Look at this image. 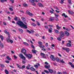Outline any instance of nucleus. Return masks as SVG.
Wrapping results in <instances>:
<instances>
[{
	"label": "nucleus",
	"instance_id": "34",
	"mask_svg": "<svg viewBox=\"0 0 74 74\" xmlns=\"http://www.w3.org/2000/svg\"><path fill=\"white\" fill-rule=\"evenodd\" d=\"M23 44L25 45H29V44L26 42H23Z\"/></svg>",
	"mask_w": 74,
	"mask_h": 74
},
{
	"label": "nucleus",
	"instance_id": "55",
	"mask_svg": "<svg viewBox=\"0 0 74 74\" xmlns=\"http://www.w3.org/2000/svg\"><path fill=\"white\" fill-rule=\"evenodd\" d=\"M45 64H46V65H48V64H49V63H48L47 62H45Z\"/></svg>",
	"mask_w": 74,
	"mask_h": 74
},
{
	"label": "nucleus",
	"instance_id": "44",
	"mask_svg": "<svg viewBox=\"0 0 74 74\" xmlns=\"http://www.w3.org/2000/svg\"><path fill=\"white\" fill-rule=\"evenodd\" d=\"M49 32L50 33H51L52 32V31L50 29H49Z\"/></svg>",
	"mask_w": 74,
	"mask_h": 74
},
{
	"label": "nucleus",
	"instance_id": "62",
	"mask_svg": "<svg viewBox=\"0 0 74 74\" xmlns=\"http://www.w3.org/2000/svg\"><path fill=\"white\" fill-rule=\"evenodd\" d=\"M56 70L54 71L53 72V74H56Z\"/></svg>",
	"mask_w": 74,
	"mask_h": 74
},
{
	"label": "nucleus",
	"instance_id": "33",
	"mask_svg": "<svg viewBox=\"0 0 74 74\" xmlns=\"http://www.w3.org/2000/svg\"><path fill=\"white\" fill-rule=\"evenodd\" d=\"M40 55H41V56H45V54L42 53H40Z\"/></svg>",
	"mask_w": 74,
	"mask_h": 74
},
{
	"label": "nucleus",
	"instance_id": "54",
	"mask_svg": "<svg viewBox=\"0 0 74 74\" xmlns=\"http://www.w3.org/2000/svg\"><path fill=\"white\" fill-rule=\"evenodd\" d=\"M5 63H9L10 61H8L5 60Z\"/></svg>",
	"mask_w": 74,
	"mask_h": 74
},
{
	"label": "nucleus",
	"instance_id": "6",
	"mask_svg": "<svg viewBox=\"0 0 74 74\" xmlns=\"http://www.w3.org/2000/svg\"><path fill=\"white\" fill-rule=\"evenodd\" d=\"M26 13L28 15H29V16H33V14L32 13H30L29 11L27 10L26 12Z\"/></svg>",
	"mask_w": 74,
	"mask_h": 74
},
{
	"label": "nucleus",
	"instance_id": "14",
	"mask_svg": "<svg viewBox=\"0 0 74 74\" xmlns=\"http://www.w3.org/2000/svg\"><path fill=\"white\" fill-rule=\"evenodd\" d=\"M38 5L39 7H43V5L41 3H38Z\"/></svg>",
	"mask_w": 74,
	"mask_h": 74
},
{
	"label": "nucleus",
	"instance_id": "36",
	"mask_svg": "<svg viewBox=\"0 0 74 74\" xmlns=\"http://www.w3.org/2000/svg\"><path fill=\"white\" fill-rule=\"evenodd\" d=\"M56 62H59V61L60 60L58 58H56Z\"/></svg>",
	"mask_w": 74,
	"mask_h": 74
},
{
	"label": "nucleus",
	"instance_id": "45",
	"mask_svg": "<svg viewBox=\"0 0 74 74\" xmlns=\"http://www.w3.org/2000/svg\"><path fill=\"white\" fill-rule=\"evenodd\" d=\"M68 1L69 4H71V0H68Z\"/></svg>",
	"mask_w": 74,
	"mask_h": 74
},
{
	"label": "nucleus",
	"instance_id": "41",
	"mask_svg": "<svg viewBox=\"0 0 74 74\" xmlns=\"http://www.w3.org/2000/svg\"><path fill=\"white\" fill-rule=\"evenodd\" d=\"M61 38H60V36H59V37L57 38V40H58V41H60L61 40Z\"/></svg>",
	"mask_w": 74,
	"mask_h": 74
},
{
	"label": "nucleus",
	"instance_id": "7",
	"mask_svg": "<svg viewBox=\"0 0 74 74\" xmlns=\"http://www.w3.org/2000/svg\"><path fill=\"white\" fill-rule=\"evenodd\" d=\"M25 56H26L27 58H29V59H31L32 58V55H30L29 54H26Z\"/></svg>",
	"mask_w": 74,
	"mask_h": 74
},
{
	"label": "nucleus",
	"instance_id": "8",
	"mask_svg": "<svg viewBox=\"0 0 74 74\" xmlns=\"http://www.w3.org/2000/svg\"><path fill=\"white\" fill-rule=\"evenodd\" d=\"M62 49L64 51H66V52H69V51H70L69 48H65L64 47H63Z\"/></svg>",
	"mask_w": 74,
	"mask_h": 74
},
{
	"label": "nucleus",
	"instance_id": "63",
	"mask_svg": "<svg viewBox=\"0 0 74 74\" xmlns=\"http://www.w3.org/2000/svg\"><path fill=\"white\" fill-rule=\"evenodd\" d=\"M11 43H13V40H10V42Z\"/></svg>",
	"mask_w": 74,
	"mask_h": 74
},
{
	"label": "nucleus",
	"instance_id": "10",
	"mask_svg": "<svg viewBox=\"0 0 74 74\" xmlns=\"http://www.w3.org/2000/svg\"><path fill=\"white\" fill-rule=\"evenodd\" d=\"M30 2H38L39 0H29Z\"/></svg>",
	"mask_w": 74,
	"mask_h": 74
},
{
	"label": "nucleus",
	"instance_id": "52",
	"mask_svg": "<svg viewBox=\"0 0 74 74\" xmlns=\"http://www.w3.org/2000/svg\"><path fill=\"white\" fill-rule=\"evenodd\" d=\"M54 15H55V16H56V17H58L59 16V15H58V14H54Z\"/></svg>",
	"mask_w": 74,
	"mask_h": 74
},
{
	"label": "nucleus",
	"instance_id": "25",
	"mask_svg": "<svg viewBox=\"0 0 74 74\" xmlns=\"http://www.w3.org/2000/svg\"><path fill=\"white\" fill-rule=\"evenodd\" d=\"M0 38L1 39L2 41H3V40L4 39V37H3V36L2 35L0 36Z\"/></svg>",
	"mask_w": 74,
	"mask_h": 74
},
{
	"label": "nucleus",
	"instance_id": "43",
	"mask_svg": "<svg viewBox=\"0 0 74 74\" xmlns=\"http://www.w3.org/2000/svg\"><path fill=\"white\" fill-rule=\"evenodd\" d=\"M55 32L56 33H59V31L57 29H55Z\"/></svg>",
	"mask_w": 74,
	"mask_h": 74
},
{
	"label": "nucleus",
	"instance_id": "56",
	"mask_svg": "<svg viewBox=\"0 0 74 74\" xmlns=\"http://www.w3.org/2000/svg\"><path fill=\"white\" fill-rule=\"evenodd\" d=\"M20 12H21V13H23V14H24V11L23 10H20Z\"/></svg>",
	"mask_w": 74,
	"mask_h": 74
},
{
	"label": "nucleus",
	"instance_id": "49",
	"mask_svg": "<svg viewBox=\"0 0 74 74\" xmlns=\"http://www.w3.org/2000/svg\"><path fill=\"white\" fill-rule=\"evenodd\" d=\"M9 9H10V10L11 11H13V9L11 8H9Z\"/></svg>",
	"mask_w": 74,
	"mask_h": 74
},
{
	"label": "nucleus",
	"instance_id": "39",
	"mask_svg": "<svg viewBox=\"0 0 74 74\" xmlns=\"http://www.w3.org/2000/svg\"><path fill=\"white\" fill-rule=\"evenodd\" d=\"M64 1V0H61V1L60 2V3L61 4H63Z\"/></svg>",
	"mask_w": 74,
	"mask_h": 74
},
{
	"label": "nucleus",
	"instance_id": "4",
	"mask_svg": "<svg viewBox=\"0 0 74 74\" xmlns=\"http://www.w3.org/2000/svg\"><path fill=\"white\" fill-rule=\"evenodd\" d=\"M21 52L25 55L26 54V50L25 49H21Z\"/></svg>",
	"mask_w": 74,
	"mask_h": 74
},
{
	"label": "nucleus",
	"instance_id": "46",
	"mask_svg": "<svg viewBox=\"0 0 74 74\" xmlns=\"http://www.w3.org/2000/svg\"><path fill=\"white\" fill-rule=\"evenodd\" d=\"M25 66L23 65L21 67V69H25Z\"/></svg>",
	"mask_w": 74,
	"mask_h": 74
},
{
	"label": "nucleus",
	"instance_id": "47",
	"mask_svg": "<svg viewBox=\"0 0 74 74\" xmlns=\"http://www.w3.org/2000/svg\"><path fill=\"white\" fill-rule=\"evenodd\" d=\"M32 2V4L33 5H36V3H35L34 2Z\"/></svg>",
	"mask_w": 74,
	"mask_h": 74
},
{
	"label": "nucleus",
	"instance_id": "19",
	"mask_svg": "<svg viewBox=\"0 0 74 74\" xmlns=\"http://www.w3.org/2000/svg\"><path fill=\"white\" fill-rule=\"evenodd\" d=\"M62 15V16H63L65 17V18H67L68 17L66 15V14H65L64 13H63Z\"/></svg>",
	"mask_w": 74,
	"mask_h": 74
},
{
	"label": "nucleus",
	"instance_id": "64",
	"mask_svg": "<svg viewBox=\"0 0 74 74\" xmlns=\"http://www.w3.org/2000/svg\"><path fill=\"white\" fill-rule=\"evenodd\" d=\"M57 74H62V73L61 72H57Z\"/></svg>",
	"mask_w": 74,
	"mask_h": 74
},
{
	"label": "nucleus",
	"instance_id": "15",
	"mask_svg": "<svg viewBox=\"0 0 74 74\" xmlns=\"http://www.w3.org/2000/svg\"><path fill=\"white\" fill-rule=\"evenodd\" d=\"M66 45L67 46V47H71V44L70 43H67L66 44Z\"/></svg>",
	"mask_w": 74,
	"mask_h": 74
},
{
	"label": "nucleus",
	"instance_id": "57",
	"mask_svg": "<svg viewBox=\"0 0 74 74\" xmlns=\"http://www.w3.org/2000/svg\"><path fill=\"white\" fill-rule=\"evenodd\" d=\"M48 26L50 27H53V25H49Z\"/></svg>",
	"mask_w": 74,
	"mask_h": 74
},
{
	"label": "nucleus",
	"instance_id": "61",
	"mask_svg": "<svg viewBox=\"0 0 74 74\" xmlns=\"http://www.w3.org/2000/svg\"><path fill=\"white\" fill-rule=\"evenodd\" d=\"M14 59H17V57H16V56L15 55H14Z\"/></svg>",
	"mask_w": 74,
	"mask_h": 74
},
{
	"label": "nucleus",
	"instance_id": "59",
	"mask_svg": "<svg viewBox=\"0 0 74 74\" xmlns=\"http://www.w3.org/2000/svg\"><path fill=\"white\" fill-rule=\"evenodd\" d=\"M3 24L4 25H7V24L6 23L5 21H4L3 22Z\"/></svg>",
	"mask_w": 74,
	"mask_h": 74
},
{
	"label": "nucleus",
	"instance_id": "50",
	"mask_svg": "<svg viewBox=\"0 0 74 74\" xmlns=\"http://www.w3.org/2000/svg\"><path fill=\"white\" fill-rule=\"evenodd\" d=\"M54 8H55V9L57 10H59V9H58V7L56 6H54Z\"/></svg>",
	"mask_w": 74,
	"mask_h": 74
},
{
	"label": "nucleus",
	"instance_id": "28",
	"mask_svg": "<svg viewBox=\"0 0 74 74\" xmlns=\"http://www.w3.org/2000/svg\"><path fill=\"white\" fill-rule=\"evenodd\" d=\"M39 47H40V48H45V46H44V45H39L38 46Z\"/></svg>",
	"mask_w": 74,
	"mask_h": 74
},
{
	"label": "nucleus",
	"instance_id": "32",
	"mask_svg": "<svg viewBox=\"0 0 74 74\" xmlns=\"http://www.w3.org/2000/svg\"><path fill=\"white\" fill-rule=\"evenodd\" d=\"M44 71L46 73H47V74H49V72L48 71L46 70H44Z\"/></svg>",
	"mask_w": 74,
	"mask_h": 74
},
{
	"label": "nucleus",
	"instance_id": "16",
	"mask_svg": "<svg viewBox=\"0 0 74 74\" xmlns=\"http://www.w3.org/2000/svg\"><path fill=\"white\" fill-rule=\"evenodd\" d=\"M68 12L69 14H74V12L73 11L68 10Z\"/></svg>",
	"mask_w": 74,
	"mask_h": 74
},
{
	"label": "nucleus",
	"instance_id": "13",
	"mask_svg": "<svg viewBox=\"0 0 74 74\" xmlns=\"http://www.w3.org/2000/svg\"><path fill=\"white\" fill-rule=\"evenodd\" d=\"M38 43L39 44V45H42V42L40 41L38 42Z\"/></svg>",
	"mask_w": 74,
	"mask_h": 74
},
{
	"label": "nucleus",
	"instance_id": "11",
	"mask_svg": "<svg viewBox=\"0 0 74 74\" xmlns=\"http://www.w3.org/2000/svg\"><path fill=\"white\" fill-rule=\"evenodd\" d=\"M32 53H34V54H36V53H37V51L36 50L34 49H32Z\"/></svg>",
	"mask_w": 74,
	"mask_h": 74
},
{
	"label": "nucleus",
	"instance_id": "3",
	"mask_svg": "<svg viewBox=\"0 0 74 74\" xmlns=\"http://www.w3.org/2000/svg\"><path fill=\"white\" fill-rule=\"evenodd\" d=\"M19 57H20V58H21L22 59H23L24 60H26V58L23 55V54L22 53H20L19 54Z\"/></svg>",
	"mask_w": 74,
	"mask_h": 74
},
{
	"label": "nucleus",
	"instance_id": "30",
	"mask_svg": "<svg viewBox=\"0 0 74 74\" xmlns=\"http://www.w3.org/2000/svg\"><path fill=\"white\" fill-rule=\"evenodd\" d=\"M23 6H24V7H27V4L26 3H24L23 4Z\"/></svg>",
	"mask_w": 74,
	"mask_h": 74
},
{
	"label": "nucleus",
	"instance_id": "20",
	"mask_svg": "<svg viewBox=\"0 0 74 74\" xmlns=\"http://www.w3.org/2000/svg\"><path fill=\"white\" fill-rule=\"evenodd\" d=\"M5 72L6 74H8L9 73V72L7 69H5Z\"/></svg>",
	"mask_w": 74,
	"mask_h": 74
},
{
	"label": "nucleus",
	"instance_id": "18",
	"mask_svg": "<svg viewBox=\"0 0 74 74\" xmlns=\"http://www.w3.org/2000/svg\"><path fill=\"white\" fill-rule=\"evenodd\" d=\"M30 69L32 71H35L36 69L34 68L33 67H31L30 68Z\"/></svg>",
	"mask_w": 74,
	"mask_h": 74
},
{
	"label": "nucleus",
	"instance_id": "5",
	"mask_svg": "<svg viewBox=\"0 0 74 74\" xmlns=\"http://www.w3.org/2000/svg\"><path fill=\"white\" fill-rule=\"evenodd\" d=\"M50 58V59H51L52 60H53V61H55V60H56L55 58V56L52 55H51Z\"/></svg>",
	"mask_w": 74,
	"mask_h": 74
},
{
	"label": "nucleus",
	"instance_id": "51",
	"mask_svg": "<svg viewBox=\"0 0 74 74\" xmlns=\"http://www.w3.org/2000/svg\"><path fill=\"white\" fill-rule=\"evenodd\" d=\"M60 62L61 63H64V61H63V60H61Z\"/></svg>",
	"mask_w": 74,
	"mask_h": 74
},
{
	"label": "nucleus",
	"instance_id": "27",
	"mask_svg": "<svg viewBox=\"0 0 74 74\" xmlns=\"http://www.w3.org/2000/svg\"><path fill=\"white\" fill-rule=\"evenodd\" d=\"M31 25H32L33 26H36V24H35V23H31Z\"/></svg>",
	"mask_w": 74,
	"mask_h": 74
},
{
	"label": "nucleus",
	"instance_id": "37",
	"mask_svg": "<svg viewBox=\"0 0 74 74\" xmlns=\"http://www.w3.org/2000/svg\"><path fill=\"white\" fill-rule=\"evenodd\" d=\"M7 41L8 42H10V38H8L7 39Z\"/></svg>",
	"mask_w": 74,
	"mask_h": 74
},
{
	"label": "nucleus",
	"instance_id": "12",
	"mask_svg": "<svg viewBox=\"0 0 74 74\" xmlns=\"http://www.w3.org/2000/svg\"><path fill=\"white\" fill-rule=\"evenodd\" d=\"M69 64L70 65L72 68H74V65H73V64L71 62H69Z\"/></svg>",
	"mask_w": 74,
	"mask_h": 74
},
{
	"label": "nucleus",
	"instance_id": "42",
	"mask_svg": "<svg viewBox=\"0 0 74 74\" xmlns=\"http://www.w3.org/2000/svg\"><path fill=\"white\" fill-rule=\"evenodd\" d=\"M21 19L23 21H26V19L24 17H22Z\"/></svg>",
	"mask_w": 74,
	"mask_h": 74
},
{
	"label": "nucleus",
	"instance_id": "58",
	"mask_svg": "<svg viewBox=\"0 0 74 74\" xmlns=\"http://www.w3.org/2000/svg\"><path fill=\"white\" fill-rule=\"evenodd\" d=\"M42 51H46V49H45V48H42Z\"/></svg>",
	"mask_w": 74,
	"mask_h": 74
},
{
	"label": "nucleus",
	"instance_id": "22",
	"mask_svg": "<svg viewBox=\"0 0 74 74\" xmlns=\"http://www.w3.org/2000/svg\"><path fill=\"white\" fill-rule=\"evenodd\" d=\"M0 46L1 48H4V45H3V44L2 43H1L0 44Z\"/></svg>",
	"mask_w": 74,
	"mask_h": 74
},
{
	"label": "nucleus",
	"instance_id": "23",
	"mask_svg": "<svg viewBox=\"0 0 74 74\" xmlns=\"http://www.w3.org/2000/svg\"><path fill=\"white\" fill-rule=\"evenodd\" d=\"M48 70L50 73H53V70L52 69H49Z\"/></svg>",
	"mask_w": 74,
	"mask_h": 74
},
{
	"label": "nucleus",
	"instance_id": "2",
	"mask_svg": "<svg viewBox=\"0 0 74 74\" xmlns=\"http://www.w3.org/2000/svg\"><path fill=\"white\" fill-rule=\"evenodd\" d=\"M60 38H62V37H63L64 36V32L62 31H61L60 32Z\"/></svg>",
	"mask_w": 74,
	"mask_h": 74
},
{
	"label": "nucleus",
	"instance_id": "26",
	"mask_svg": "<svg viewBox=\"0 0 74 74\" xmlns=\"http://www.w3.org/2000/svg\"><path fill=\"white\" fill-rule=\"evenodd\" d=\"M4 32L5 33V34H9V32H7L6 30H5L4 31Z\"/></svg>",
	"mask_w": 74,
	"mask_h": 74
},
{
	"label": "nucleus",
	"instance_id": "60",
	"mask_svg": "<svg viewBox=\"0 0 74 74\" xmlns=\"http://www.w3.org/2000/svg\"><path fill=\"white\" fill-rule=\"evenodd\" d=\"M17 19H18V17H16L14 18V20L16 21H17Z\"/></svg>",
	"mask_w": 74,
	"mask_h": 74
},
{
	"label": "nucleus",
	"instance_id": "17",
	"mask_svg": "<svg viewBox=\"0 0 74 74\" xmlns=\"http://www.w3.org/2000/svg\"><path fill=\"white\" fill-rule=\"evenodd\" d=\"M45 67L46 69H49V68H50V65H45Z\"/></svg>",
	"mask_w": 74,
	"mask_h": 74
},
{
	"label": "nucleus",
	"instance_id": "35",
	"mask_svg": "<svg viewBox=\"0 0 74 74\" xmlns=\"http://www.w3.org/2000/svg\"><path fill=\"white\" fill-rule=\"evenodd\" d=\"M27 33H29V34H31V33H32V32H31V31H30L29 30L27 29Z\"/></svg>",
	"mask_w": 74,
	"mask_h": 74
},
{
	"label": "nucleus",
	"instance_id": "31",
	"mask_svg": "<svg viewBox=\"0 0 74 74\" xmlns=\"http://www.w3.org/2000/svg\"><path fill=\"white\" fill-rule=\"evenodd\" d=\"M19 31L21 32V33H23V31L21 29H19Z\"/></svg>",
	"mask_w": 74,
	"mask_h": 74
},
{
	"label": "nucleus",
	"instance_id": "53",
	"mask_svg": "<svg viewBox=\"0 0 74 74\" xmlns=\"http://www.w3.org/2000/svg\"><path fill=\"white\" fill-rule=\"evenodd\" d=\"M31 46L32 48H33V49H34V45H31Z\"/></svg>",
	"mask_w": 74,
	"mask_h": 74
},
{
	"label": "nucleus",
	"instance_id": "1",
	"mask_svg": "<svg viewBox=\"0 0 74 74\" xmlns=\"http://www.w3.org/2000/svg\"><path fill=\"white\" fill-rule=\"evenodd\" d=\"M16 24L18 25H19L22 27L24 28H27V24L26 23H24V24L23 23L22 21H18L17 22Z\"/></svg>",
	"mask_w": 74,
	"mask_h": 74
},
{
	"label": "nucleus",
	"instance_id": "21",
	"mask_svg": "<svg viewBox=\"0 0 74 74\" xmlns=\"http://www.w3.org/2000/svg\"><path fill=\"white\" fill-rule=\"evenodd\" d=\"M16 66H17L20 69H22V67L21 66L19 65L18 64H17Z\"/></svg>",
	"mask_w": 74,
	"mask_h": 74
},
{
	"label": "nucleus",
	"instance_id": "40",
	"mask_svg": "<svg viewBox=\"0 0 74 74\" xmlns=\"http://www.w3.org/2000/svg\"><path fill=\"white\" fill-rule=\"evenodd\" d=\"M7 0H1V3H3L4 1H7Z\"/></svg>",
	"mask_w": 74,
	"mask_h": 74
},
{
	"label": "nucleus",
	"instance_id": "24",
	"mask_svg": "<svg viewBox=\"0 0 74 74\" xmlns=\"http://www.w3.org/2000/svg\"><path fill=\"white\" fill-rule=\"evenodd\" d=\"M6 58L8 60H11V58H10L9 56H7Z\"/></svg>",
	"mask_w": 74,
	"mask_h": 74
},
{
	"label": "nucleus",
	"instance_id": "29",
	"mask_svg": "<svg viewBox=\"0 0 74 74\" xmlns=\"http://www.w3.org/2000/svg\"><path fill=\"white\" fill-rule=\"evenodd\" d=\"M64 29H65L66 30H67V31H70V29L69 28H63Z\"/></svg>",
	"mask_w": 74,
	"mask_h": 74
},
{
	"label": "nucleus",
	"instance_id": "48",
	"mask_svg": "<svg viewBox=\"0 0 74 74\" xmlns=\"http://www.w3.org/2000/svg\"><path fill=\"white\" fill-rule=\"evenodd\" d=\"M34 67H35V68H36V69L38 68V65H34Z\"/></svg>",
	"mask_w": 74,
	"mask_h": 74
},
{
	"label": "nucleus",
	"instance_id": "9",
	"mask_svg": "<svg viewBox=\"0 0 74 74\" xmlns=\"http://www.w3.org/2000/svg\"><path fill=\"white\" fill-rule=\"evenodd\" d=\"M64 32L66 36H70V34L68 32H67V31H65Z\"/></svg>",
	"mask_w": 74,
	"mask_h": 74
},
{
	"label": "nucleus",
	"instance_id": "38",
	"mask_svg": "<svg viewBox=\"0 0 74 74\" xmlns=\"http://www.w3.org/2000/svg\"><path fill=\"white\" fill-rule=\"evenodd\" d=\"M0 65L1 66V67H2V68H4V67H5V66H4V64H1Z\"/></svg>",
	"mask_w": 74,
	"mask_h": 74
}]
</instances>
